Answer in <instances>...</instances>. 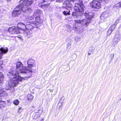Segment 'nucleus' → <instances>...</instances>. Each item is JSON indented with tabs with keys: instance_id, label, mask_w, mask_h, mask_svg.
Returning a JSON list of instances; mask_svg holds the SVG:
<instances>
[{
	"instance_id": "f257e3e1",
	"label": "nucleus",
	"mask_w": 121,
	"mask_h": 121,
	"mask_svg": "<svg viewBox=\"0 0 121 121\" xmlns=\"http://www.w3.org/2000/svg\"><path fill=\"white\" fill-rule=\"evenodd\" d=\"M72 15L74 18L76 17L78 18V19L74 20L76 23H81L82 25L85 27L88 26L89 23L91 22V19L92 18L93 15V13L91 12L86 13L84 14V15L86 19H84L82 18L81 14H79L78 13L73 12Z\"/></svg>"
},
{
	"instance_id": "f03ea898",
	"label": "nucleus",
	"mask_w": 121,
	"mask_h": 121,
	"mask_svg": "<svg viewBox=\"0 0 121 121\" xmlns=\"http://www.w3.org/2000/svg\"><path fill=\"white\" fill-rule=\"evenodd\" d=\"M8 77L11 79L8 82V85L10 87L13 88L18 84V82L22 81V77L19 76L18 73L13 70L9 71L7 74Z\"/></svg>"
},
{
	"instance_id": "7ed1b4c3",
	"label": "nucleus",
	"mask_w": 121,
	"mask_h": 121,
	"mask_svg": "<svg viewBox=\"0 0 121 121\" xmlns=\"http://www.w3.org/2000/svg\"><path fill=\"white\" fill-rule=\"evenodd\" d=\"M21 3L20 1V4L17 6L16 9L13 11L12 13V15L13 17H15L19 15L21 13L22 11L25 13H31L32 10L24 1H22Z\"/></svg>"
},
{
	"instance_id": "20e7f679",
	"label": "nucleus",
	"mask_w": 121,
	"mask_h": 121,
	"mask_svg": "<svg viewBox=\"0 0 121 121\" xmlns=\"http://www.w3.org/2000/svg\"><path fill=\"white\" fill-rule=\"evenodd\" d=\"M19 70L22 73H27V77L29 78L32 75V73H35V69L29 68L28 67L26 66H23V67L20 69Z\"/></svg>"
},
{
	"instance_id": "39448f33",
	"label": "nucleus",
	"mask_w": 121,
	"mask_h": 121,
	"mask_svg": "<svg viewBox=\"0 0 121 121\" xmlns=\"http://www.w3.org/2000/svg\"><path fill=\"white\" fill-rule=\"evenodd\" d=\"M84 6L82 3V2H80V4L76 3L75 4L74 7V10L75 11L80 12L82 14L84 12Z\"/></svg>"
},
{
	"instance_id": "423d86ee",
	"label": "nucleus",
	"mask_w": 121,
	"mask_h": 121,
	"mask_svg": "<svg viewBox=\"0 0 121 121\" xmlns=\"http://www.w3.org/2000/svg\"><path fill=\"white\" fill-rule=\"evenodd\" d=\"M90 5L95 10L99 9L101 7L100 2L97 0L93 1L91 2Z\"/></svg>"
},
{
	"instance_id": "0eeeda50",
	"label": "nucleus",
	"mask_w": 121,
	"mask_h": 121,
	"mask_svg": "<svg viewBox=\"0 0 121 121\" xmlns=\"http://www.w3.org/2000/svg\"><path fill=\"white\" fill-rule=\"evenodd\" d=\"M75 0H67L64 2L63 7L66 8H70L73 7L72 3Z\"/></svg>"
},
{
	"instance_id": "6e6552de",
	"label": "nucleus",
	"mask_w": 121,
	"mask_h": 121,
	"mask_svg": "<svg viewBox=\"0 0 121 121\" xmlns=\"http://www.w3.org/2000/svg\"><path fill=\"white\" fill-rule=\"evenodd\" d=\"M75 0H67L64 2L63 7L66 8H70L73 7L72 3Z\"/></svg>"
},
{
	"instance_id": "1a4fd4ad",
	"label": "nucleus",
	"mask_w": 121,
	"mask_h": 121,
	"mask_svg": "<svg viewBox=\"0 0 121 121\" xmlns=\"http://www.w3.org/2000/svg\"><path fill=\"white\" fill-rule=\"evenodd\" d=\"M25 22L26 23V28L28 30H31L33 28L35 27L36 26V23L34 22L31 21L30 22Z\"/></svg>"
},
{
	"instance_id": "9d476101",
	"label": "nucleus",
	"mask_w": 121,
	"mask_h": 121,
	"mask_svg": "<svg viewBox=\"0 0 121 121\" xmlns=\"http://www.w3.org/2000/svg\"><path fill=\"white\" fill-rule=\"evenodd\" d=\"M35 61L33 59L31 58L29 59L27 61L28 67L29 68L34 67L35 65Z\"/></svg>"
},
{
	"instance_id": "9b49d317",
	"label": "nucleus",
	"mask_w": 121,
	"mask_h": 121,
	"mask_svg": "<svg viewBox=\"0 0 121 121\" xmlns=\"http://www.w3.org/2000/svg\"><path fill=\"white\" fill-rule=\"evenodd\" d=\"M18 27L19 28L20 30H25L26 29V25H25L21 22H20L18 24Z\"/></svg>"
},
{
	"instance_id": "f8f14e48",
	"label": "nucleus",
	"mask_w": 121,
	"mask_h": 121,
	"mask_svg": "<svg viewBox=\"0 0 121 121\" xmlns=\"http://www.w3.org/2000/svg\"><path fill=\"white\" fill-rule=\"evenodd\" d=\"M42 111L41 110H38V112H36L34 114V118L36 119L38 118L40 116V115L42 112Z\"/></svg>"
},
{
	"instance_id": "ddd939ff",
	"label": "nucleus",
	"mask_w": 121,
	"mask_h": 121,
	"mask_svg": "<svg viewBox=\"0 0 121 121\" xmlns=\"http://www.w3.org/2000/svg\"><path fill=\"white\" fill-rule=\"evenodd\" d=\"M73 28L75 31H77L78 33H82L83 31V29L82 27L77 28L76 26H73Z\"/></svg>"
},
{
	"instance_id": "4468645a",
	"label": "nucleus",
	"mask_w": 121,
	"mask_h": 121,
	"mask_svg": "<svg viewBox=\"0 0 121 121\" xmlns=\"http://www.w3.org/2000/svg\"><path fill=\"white\" fill-rule=\"evenodd\" d=\"M17 70H19L20 69L23 67V66L22 63L21 62H17L16 63Z\"/></svg>"
},
{
	"instance_id": "2eb2a0df",
	"label": "nucleus",
	"mask_w": 121,
	"mask_h": 121,
	"mask_svg": "<svg viewBox=\"0 0 121 121\" xmlns=\"http://www.w3.org/2000/svg\"><path fill=\"white\" fill-rule=\"evenodd\" d=\"M121 39L120 34H116L114 37V40L117 43Z\"/></svg>"
},
{
	"instance_id": "dca6fc26",
	"label": "nucleus",
	"mask_w": 121,
	"mask_h": 121,
	"mask_svg": "<svg viewBox=\"0 0 121 121\" xmlns=\"http://www.w3.org/2000/svg\"><path fill=\"white\" fill-rule=\"evenodd\" d=\"M26 33L27 36L28 37H30L32 36V31L31 30H26Z\"/></svg>"
},
{
	"instance_id": "f3484780",
	"label": "nucleus",
	"mask_w": 121,
	"mask_h": 121,
	"mask_svg": "<svg viewBox=\"0 0 121 121\" xmlns=\"http://www.w3.org/2000/svg\"><path fill=\"white\" fill-rule=\"evenodd\" d=\"M34 97L31 94H28L27 96V99L29 101H31L33 99Z\"/></svg>"
},
{
	"instance_id": "a211bd4d",
	"label": "nucleus",
	"mask_w": 121,
	"mask_h": 121,
	"mask_svg": "<svg viewBox=\"0 0 121 121\" xmlns=\"http://www.w3.org/2000/svg\"><path fill=\"white\" fill-rule=\"evenodd\" d=\"M0 95L3 96H6L7 95V93L4 91L3 89L0 90Z\"/></svg>"
},
{
	"instance_id": "6ab92c4d",
	"label": "nucleus",
	"mask_w": 121,
	"mask_h": 121,
	"mask_svg": "<svg viewBox=\"0 0 121 121\" xmlns=\"http://www.w3.org/2000/svg\"><path fill=\"white\" fill-rule=\"evenodd\" d=\"M14 34H19L20 33V30L19 28L17 27H15L13 30Z\"/></svg>"
},
{
	"instance_id": "aec40b11",
	"label": "nucleus",
	"mask_w": 121,
	"mask_h": 121,
	"mask_svg": "<svg viewBox=\"0 0 121 121\" xmlns=\"http://www.w3.org/2000/svg\"><path fill=\"white\" fill-rule=\"evenodd\" d=\"M35 16L34 15H32V16H29L26 19V20L25 21L26 22L28 21H30L33 19Z\"/></svg>"
},
{
	"instance_id": "412c9836",
	"label": "nucleus",
	"mask_w": 121,
	"mask_h": 121,
	"mask_svg": "<svg viewBox=\"0 0 121 121\" xmlns=\"http://www.w3.org/2000/svg\"><path fill=\"white\" fill-rule=\"evenodd\" d=\"M121 6V2H119L115 4L114 6V8L117 9L120 8Z\"/></svg>"
},
{
	"instance_id": "4be33fe9",
	"label": "nucleus",
	"mask_w": 121,
	"mask_h": 121,
	"mask_svg": "<svg viewBox=\"0 0 121 121\" xmlns=\"http://www.w3.org/2000/svg\"><path fill=\"white\" fill-rule=\"evenodd\" d=\"M4 78V76L3 73L0 72V83L2 82Z\"/></svg>"
},
{
	"instance_id": "5701e85b",
	"label": "nucleus",
	"mask_w": 121,
	"mask_h": 121,
	"mask_svg": "<svg viewBox=\"0 0 121 121\" xmlns=\"http://www.w3.org/2000/svg\"><path fill=\"white\" fill-rule=\"evenodd\" d=\"M0 50L3 53H5L8 51V49L7 48L4 49L3 48H2L0 49Z\"/></svg>"
},
{
	"instance_id": "b1692460",
	"label": "nucleus",
	"mask_w": 121,
	"mask_h": 121,
	"mask_svg": "<svg viewBox=\"0 0 121 121\" xmlns=\"http://www.w3.org/2000/svg\"><path fill=\"white\" fill-rule=\"evenodd\" d=\"M14 28L15 27H13L9 28V32L11 34H14V32L13 31V30Z\"/></svg>"
},
{
	"instance_id": "393cba45",
	"label": "nucleus",
	"mask_w": 121,
	"mask_h": 121,
	"mask_svg": "<svg viewBox=\"0 0 121 121\" xmlns=\"http://www.w3.org/2000/svg\"><path fill=\"white\" fill-rule=\"evenodd\" d=\"M19 103V101L18 99L15 100L13 102V104L16 105H18Z\"/></svg>"
},
{
	"instance_id": "a878e982",
	"label": "nucleus",
	"mask_w": 121,
	"mask_h": 121,
	"mask_svg": "<svg viewBox=\"0 0 121 121\" xmlns=\"http://www.w3.org/2000/svg\"><path fill=\"white\" fill-rule=\"evenodd\" d=\"M112 31L111 30V28H109L107 31V35H109L112 33Z\"/></svg>"
},
{
	"instance_id": "bb28decb",
	"label": "nucleus",
	"mask_w": 121,
	"mask_h": 121,
	"mask_svg": "<svg viewBox=\"0 0 121 121\" xmlns=\"http://www.w3.org/2000/svg\"><path fill=\"white\" fill-rule=\"evenodd\" d=\"M69 12V11L68 12L67 11H64L63 12V13L64 15H69L70 14Z\"/></svg>"
},
{
	"instance_id": "cd10ccee",
	"label": "nucleus",
	"mask_w": 121,
	"mask_h": 121,
	"mask_svg": "<svg viewBox=\"0 0 121 121\" xmlns=\"http://www.w3.org/2000/svg\"><path fill=\"white\" fill-rule=\"evenodd\" d=\"M5 102L3 101H0V105H2L3 107L4 106H5ZM0 106V107H1V106Z\"/></svg>"
},
{
	"instance_id": "c85d7f7f",
	"label": "nucleus",
	"mask_w": 121,
	"mask_h": 121,
	"mask_svg": "<svg viewBox=\"0 0 121 121\" xmlns=\"http://www.w3.org/2000/svg\"><path fill=\"white\" fill-rule=\"evenodd\" d=\"M36 21L37 22L39 23L40 21V19L39 16H37L35 18Z\"/></svg>"
},
{
	"instance_id": "c756f323",
	"label": "nucleus",
	"mask_w": 121,
	"mask_h": 121,
	"mask_svg": "<svg viewBox=\"0 0 121 121\" xmlns=\"http://www.w3.org/2000/svg\"><path fill=\"white\" fill-rule=\"evenodd\" d=\"M115 25L112 26L111 27H110L109 28H111V30L112 31V32L114 30L115 27Z\"/></svg>"
},
{
	"instance_id": "7c9ffc66",
	"label": "nucleus",
	"mask_w": 121,
	"mask_h": 121,
	"mask_svg": "<svg viewBox=\"0 0 121 121\" xmlns=\"http://www.w3.org/2000/svg\"><path fill=\"white\" fill-rule=\"evenodd\" d=\"M3 64V61H0V68H2V64Z\"/></svg>"
},
{
	"instance_id": "2f4dec72",
	"label": "nucleus",
	"mask_w": 121,
	"mask_h": 121,
	"mask_svg": "<svg viewBox=\"0 0 121 121\" xmlns=\"http://www.w3.org/2000/svg\"><path fill=\"white\" fill-rule=\"evenodd\" d=\"M108 0H101V1H102L103 2H104L105 3H107L108 2Z\"/></svg>"
},
{
	"instance_id": "473e14b6",
	"label": "nucleus",
	"mask_w": 121,
	"mask_h": 121,
	"mask_svg": "<svg viewBox=\"0 0 121 121\" xmlns=\"http://www.w3.org/2000/svg\"><path fill=\"white\" fill-rule=\"evenodd\" d=\"M22 109V108L21 107H19L18 110V112H20L21 110Z\"/></svg>"
},
{
	"instance_id": "72a5a7b5",
	"label": "nucleus",
	"mask_w": 121,
	"mask_h": 121,
	"mask_svg": "<svg viewBox=\"0 0 121 121\" xmlns=\"http://www.w3.org/2000/svg\"><path fill=\"white\" fill-rule=\"evenodd\" d=\"M119 19H117L115 22V24L116 25L119 22Z\"/></svg>"
},
{
	"instance_id": "f704fd0d",
	"label": "nucleus",
	"mask_w": 121,
	"mask_h": 121,
	"mask_svg": "<svg viewBox=\"0 0 121 121\" xmlns=\"http://www.w3.org/2000/svg\"><path fill=\"white\" fill-rule=\"evenodd\" d=\"M60 105L59 106V108H62V103H61V102H60Z\"/></svg>"
},
{
	"instance_id": "c9c22d12",
	"label": "nucleus",
	"mask_w": 121,
	"mask_h": 121,
	"mask_svg": "<svg viewBox=\"0 0 121 121\" xmlns=\"http://www.w3.org/2000/svg\"><path fill=\"white\" fill-rule=\"evenodd\" d=\"M3 56L2 53H0V59L2 58V57Z\"/></svg>"
},
{
	"instance_id": "e433bc0d",
	"label": "nucleus",
	"mask_w": 121,
	"mask_h": 121,
	"mask_svg": "<svg viewBox=\"0 0 121 121\" xmlns=\"http://www.w3.org/2000/svg\"><path fill=\"white\" fill-rule=\"evenodd\" d=\"M104 16V15L103 14H102L101 15L100 17L101 19H102V17H103Z\"/></svg>"
},
{
	"instance_id": "4c0bfd02",
	"label": "nucleus",
	"mask_w": 121,
	"mask_h": 121,
	"mask_svg": "<svg viewBox=\"0 0 121 121\" xmlns=\"http://www.w3.org/2000/svg\"><path fill=\"white\" fill-rule=\"evenodd\" d=\"M111 55L113 57L114 56V54H111Z\"/></svg>"
},
{
	"instance_id": "58836bf2",
	"label": "nucleus",
	"mask_w": 121,
	"mask_h": 121,
	"mask_svg": "<svg viewBox=\"0 0 121 121\" xmlns=\"http://www.w3.org/2000/svg\"><path fill=\"white\" fill-rule=\"evenodd\" d=\"M44 120V119L43 118L41 119L40 121H43Z\"/></svg>"
},
{
	"instance_id": "ea45409f",
	"label": "nucleus",
	"mask_w": 121,
	"mask_h": 121,
	"mask_svg": "<svg viewBox=\"0 0 121 121\" xmlns=\"http://www.w3.org/2000/svg\"><path fill=\"white\" fill-rule=\"evenodd\" d=\"M7 0L8 2H10L11 1L10 0Z\"/></svg>"
},
{
	"instance_id": "a19ab883",
	"label": "nucleus",
	"mask_w": 121,
	"mask_h": 121,
	"mask_svg": "<svg viewBox=\"0 0 121 121\" xmlns=\"http://www.w3.org/2000/svg\"><path fill=\"white\" fill-rule=\"evenodd\" d=\"M88 54L89 55H90L91 54L90 53H89V52H88Z\"/></svg>"
},
{
	"instance_id": "79ce46f5",
	"label": "nucleus",
	"mask_w": 121,
	"mask_h": 121,
	"mask_svg": "<svg viewBox=\"0 0 121 121\" xmlns=\"http://www.w3.org/2000/svg\"><path fill=\"white\" fill-rule=\"evenodd\" d=\"M6 89L7 90H8L9 89V88L8 89V88H6Z\"/></svg>"
},
{
	"instance_id": "37998d69",
	"label": "nucleus",
	"mask_w": 121,
	"mask_h": 121,
	"mask_svg": "<svg viewBox=\"0 0 121 121\" xmlns=\"http://www.w3.org/2000/svg\"><path fill=\"white\" fill-rule=\"evenodd\" d=\"M63 98L64 99V97H62V98Z\"/></svg>"
}]
</instances>
